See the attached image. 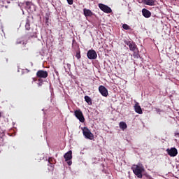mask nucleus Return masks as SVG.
I'll list each match as a JSON object with an SVG mask.
<instances>
[{
    "mask_svg": "<svg viewBox=\"0 0 179 179\" xmlns=\"http://www.w3.org/2000/svg\"><path fill=\"white\" fill-rule=\"evenodd\" d=\"M131 170H133V173L138 177V178H142L143 176L142 175V173L145 171V169L143 167L138 166V165H134L131 167Z\"/></svg>",
    "mask_w": 179,
    "mask_h": 179,
    "instance_id": "f257e3e1",
    "label": "nucleus"
},
{
    "mask_svg": "<svg viewBox=\"0 0 179 179\" xmlns=\"http://www.w3.org/2000/svg\"><path fill=\"white\" fill-rule=\"evenodd\" d=\"M74 115L77 117V120H79L80 122H85V116L80 109L76 110L74 111Z\"/></svg>",
    "mask_w": 179,
    "mask_h": 179,
    "instance_id": "f03ea898",
    "label": "nucleus"
},
{
    "mask_svg": "<svg viewBox=\"0 0 179 179\" xmlns=\"http://www.w3.org/2000/svg\"><path fill=\"white\" fill-rule=\"evenodd\" d=\"M99 8L102 10V12H104V13H111L113 12V10H111V8L108 7V6L103 3L99 4Z\"/></svg>",
    "mask_w": 179,
    "mask_h": 179,
    "instance_id": "7ed1b4c3",
    "label": "nucleus"
},
{
    "mask_svg": "<svg viewBox=\"0 0 179 179\" xmlns=\"http://www.w3.org/2000/svg\"><path fill=\"white\" fill-rule=\"evenodd\" d=\"M83 135L87 138V139H94V135L92 134V131H90V129H87V127L84 128L83 130Z\"/></svg>",
    "mask_w": 179,
    "mask_h": 179,
    "instance_id": "20e7f679",
    "label": "nucleus"
},
{
    "mask_svg": "<svg viewBox=\"0 0 179 179\" xmlns=\"http://www.w3.org/2000/svg\"><path fill=\"white\" fill-rule=\"evenodd\" d=\"M126 44L129 46L130 51H133V52H135V51H139L135 42L126 41Z\"/></svg>",
    "mask_w": 179,
    "mask_h": 179,
    "instance_id": "39448f33",
    "label": "nucleus"
},
{
    "mask_svg": "<svg viewBox=\"0 0 179 179\" xmlns=\"http://www.w3.org/2000/svg\"><path fill=\"white\" fill-rule=\"evenodd\" d=\"M87 57L88 59H97V53L96 52V50L92 49L88 50L87 53Z\"/></svg>",
    "mask_w": 179,
    "mask_h": 179,
    "instance_id": "423d86ee",
    "label": "nucleus"
},
{
    "mask_svg": "<svg viewBox=\"0 0 179 179\" xmlns=\"http://www.w3.org/2000/svg\"><path fill=\"white\" fill-rule=\"evenodd\" d=\"M36 76L40 79H45L46 78L48 77V72L44 70H39L36 73Z\"/></svg>",
    "mask_w": 179,
    "mask_h": 179,
    "instance_id": "0eeeda50",
    "label": "nucleus"
},
{
    "mask_svg": "<svg viewBox=\"0 0 179 179\" xmlns=\"http://www.w3.org/2000/svg\"><path fill=\"white\" fill-rule=\"evenodd\" d=\"M167 154L169 156L171 157H176L177 155H178V150H177V148H168L166 149Z\"/></svg>",
    "mask_w": 179,
    "mask_h": 179,
    "instance_id": "6e6552de",
    "label": "nucleus"
},
{
    "mask_svg": "<svg viewBox=\"0 0 179 179\" xmlns=\"http://www.w3.org/2000/svg\"><path fill=\"white\" fill-rule=\"evenodd\" d=\"M99 91L103 97H107V96H108V90L103 85H100L99 87Z\"/></svg>",
    "mask_w": 179,
    "mask_h": 179,
    "instance_id": "1a4fd4ad",
    "label": "nucleus"
},
{
    "mask_svg": "<svg viewBox=\"0 0 179 179\" xmlns=\"http://www.w3.org/2000/svg\"><path fill=\"white\" fill-rule=\"evenodd\" d=\"M142 13H143V16H144V17H146V18L150 17V16H152V13H150V11H149V10L146 8H143L142 10Z\"/></svg>",
    "mask_w": 179,
    "mask_h": 179,
    "instance_id": "9d476101",
    "label": "nucleus"
},
{
    "mask_svg": "<svg viewBox=\"0 0 179 179\" xmlns=\"http://www.w3.org/2000/svg\"><path fill=\"white\" fill-rule=\"evenodd\" d=\"M134 110L137 114H143V111H142V108L139 106V103H136L134 106Z\"/></svg>",
    "mask_w": 179,
    "mask_h": 179,
    "instance_id": "9b49d317",
    "label": "nucleus"
},
{
    "mask_svg": "<svg viewBox=\"0 0 179 179\" xmlns=\"http://www.w3.org/2000/svg\"><path fill=\"white\" fill-rule=\"evenodd\" d=\"M83 13H84V15L86 17H90L93 15V12H92V10H90V9L84 8L83 9Z\"/></svg>",
    "mask_w": 179,
    "mask_h": 179,
    "instance_id": "f8f14e48",
    "label": "nucleus"
},
{
    "mask_svg": "<svg viewBox=\"0 0 179 179\" xmlns=\"http://www.w3.org/2000/svg\"><path fill=\"white\" fill-rule=\"evenodd\" d=\"M64 157L66 162L71 160V159H72V151L70 150L68 152H66L64 155Z\"/></svg>",
    "mask_w": 179,
    "mask_h": 179,
    "instance_id": "ddd939ff",
    "label": "nucleus"
},
{
    "mask_svg": "<svg viewBox=\"0 0 179 179\" xmlns=\"http://www.w3.org/2000/svg\"><path fill=\"white\" fill-rule=\"evenodd\" d=\"M155 0H144L143 3L145 5H148L149 6H155Z\"/></svg>",
    "mask_w": 179,
    "mask_h": 179,
    "instance_id": "4468645a",
    "label": "nucleus"
},
{
    "mask_svg": "<svg viewBox=\"0 0 179 179\" xmlns=\"http://www.w3.org/2000/svg\"><path fill=\"white\" fill-rule=\"evenodd\" d=\"M119 127L120 129H122V131H125V129L128 128V126L127 125V123H125V122H120L119 124Z\"/></svg>",
    "mask_w": 179,
    "mask_h": 179,
    "instance_id": "2eb2a0df",
    "label": "nucleus"
},
{
    "mask_svg": "<svg viewBox=\"0 0 179 179\" xmlns=\"http://www.w3.org/2000/svg\"><path fill=\"white\" fill-rule=\"evenodd\" d=\"M48 163L50 164V167L54 170V164H55V159L50 157L48 159Z\"/></svg>",
    "mask_w": 179,
    "mask_h": 179,
    "instance_id": "dca6fc26",
    "label": "nucleus"
},
{
    "mask_svg": "<svg viewBox=\"0 0 179 179\" xmlns=\"http://www.w3.org/2000/svg\"><path fill=\"white\" fill-rule=\"evenodd\" d=\"M29 37H31V38L37 37V30L32 29V31L29 32Z\"/></svg>",
    "mask_w": 179,
    "mask_h": 179,
    "instance_id": "f3484780",
    "label": "nucleus"
},
{
    "mask_svg": "<svg viewBox=\"0 0 179 179\" xmlns=\"http://www.w3.org/2000/svg\"><path fill=\"white\" fill-rule=\"evenodd\" d=\"M30 17H27L26 20L25 29L26 30H30Z\"/></svg>",
    "mask_w": 179,
    "mask_h": 179,
    "instance_id": "a211bd4d",
    "label": "nucleus"
},
{
    "mask_svg": "<svg viewBox=\"0 0 179 179\" xmlns=\"http://www.w3.org/2000/svg\"><path fill=\"white\" fill-rule=\"evenodd\" d=\"M85 100L86 103H87V104H89L90 106L92 105V99L90 98V96H85Z\"/></svg>",
    "mask_w": 179,
    "mask_h": 179,
    "instance_id": "6ab92c4d",
    "label": "nucleus"
},
{
    "mask_svg": "<svg viewBox=\"0 0 179 179\" xmlns=\"http://www.w3.org/2000/svg\"><path fill=\"white\" fill-rule=\"evenodd\" d=\"M122 28L124 29V30H131V27H129V25L127 24H124L122 25Z\"/></svg>",
    "mask_w": 179,
    "mask_h": 179,
    "instance_id": "aec40b11",
    "label": "nucleus"
},
{
    "mask_svg": "<svg viewBox=\"0 0 179 179\" xmlns=\"http://www.w3.org/2000/svg\"><path fill=\"white\" fill-rule=\"evenodd\" d=\"M76 57L77 58V59H80L81 56H80V50H78L76 52Z\"/></svg>",
    "mask_w": 179,
    "mask_h": 179,
    "instance_id": "412c9836",
    "label": "nucleus"
},
{
    "mask_svg": "<svg viewBox=\"0 0 179 179\" xmlns=\"http://www.w3.org/2000/svg\"><path fill=\"white\" fill-rule=\"evenodd\" d=\"M133 57L134 58L136 59L139 58V53L138 52V51L134 52Z\"/></svg>",
    "mask_w": 179,
    "mask_h": 179,
    "instance_id": "4be33fe9",
    "label": "nucleus"
},
{
    "mask_svg": "<svg viewBox=\"0 0 179 179\" xmlns=\"http://www.w3.org/2000/svg\"><path fill=\"white\" fill-rule=\"evenodd\" d=\"M16 44H24V42H23V41H21L20 39H18L16 41Z\"/></svg>",
    "mask_w": 179,
    "mask_h": 179,
    "instance_id": "5701e85b",
    "label": "nucleus"
},
{
    "mask_svg": "<svg viewBox=\"0 0 179 179\" xmlns=\"http://www.w3.org/2000/svg\"><path fill=\"white\" fill-rule=\"evenodd\" d=\"M39 83H38V86H43V80L38 79Z\"/></svg>",
    "mask_w": 179,
    "mask_h": 179,
    "instance_id": "b1692460",
    "label": "nucleus"
},
{
    "mask_svg": "<svg viewBox=\"0 0 179 179\" xmlns=\"http://www.w3.org/2000/svg\"><path fill=\"white\" fill-rule=\"evenodd\" d=\"M69 5H73V0H66Z\"/></svg>",
    "mask_w": 179,
    "mask_h": 179,
    "instance_id": "393cba45",
    "label": "nucleus"
},
{
    "mask_svg": "<svg viewBox=\"0 0 179 179\" xmlns=\"http://www.w3.org/2000/svg\"><path fill=\"white\" fill-rule=\"evenodd\" d=\"M69 166H71L72 165V161H69L68 162Z\"/></svg>",
    "mask_w": 179,
    "mask_h": 179,
    "instance_id": "a878e982",
    "label": "nucleus"
},
{
    "mask_svg": "<svg viewBox=\"0 0 179 179\" xmlns=\"http://www.w3.org/2000/svg\"><path fill=\"white\" fill-rule=\"evenodd\" d=\"M29 5H30V1H27V2H26V6H29Z\"/></svg>",
    "mask_w": 179,
    "mask_h": 179,
    "instance_id": "bb28decb",
    "label": "nucleus"
},
{
    "mask_svg": "<svg viewBox=\"0 0 179 179\" xmlns=\"http://www.w3.org/2000/svg\"><path fill=\"white\" fill-rule=\"evenodd\" d=\"M33 80H34V82H36V80H37V79L33 78Z\"/></svg>",
    "mask_w": 179,
    "mask_h": 179,
    "instance_id": "cd10ccee",
    "label": "nucleus"
},
{
    "mask_svg": "<svg viewBox=\"0 0 179 179\" xmlns=\"http://www.w3.org/2000/svg\"><path fill=\"white\" fill-rule=\"evenodd\" d=\"M46 20H48V17H46Z\"/></svg>",
    "mask_w": 179,
    "mask_h": 179,
    "instance_id": "c85d7f7f",
    "label": "nucleus"
},
{
    "mask_svg": "<svg viewBox=\"0 0 179 179\" xmlns=\"http://www.w3.org/2000/svg\"><path fill=\"white\" fill-rule=\"evenodd\" d=\"M0 117H1V112H0Z\"/></svg>",
    "mask_w": 179,
    "mask_h": 179,
    "instance_id": "c756f323",
    "label": "nucleus"
}]
</instances>
